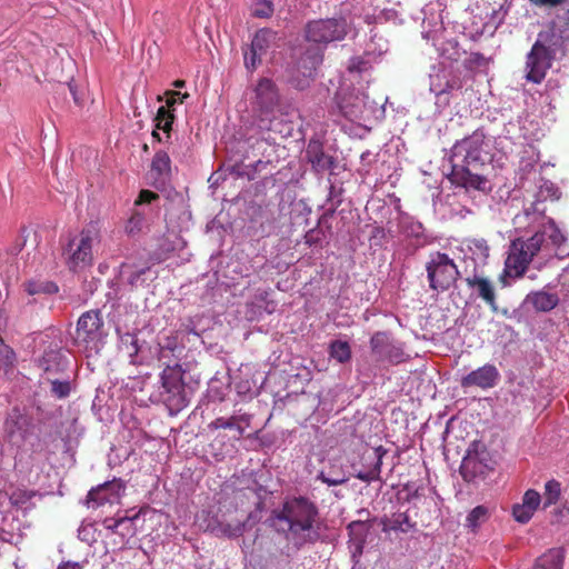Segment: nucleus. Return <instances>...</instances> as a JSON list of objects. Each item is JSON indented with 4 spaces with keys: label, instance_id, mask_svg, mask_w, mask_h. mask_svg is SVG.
Wrapping results in <instances>:
<instances>
[{
    "label": "nucleus",
    "instance_id": "obj_1",
    "mask_svg": "<svg viewBox=\"0 0 569 569\" xmlns=\"http://www.w3.org/2000/svg\"><path fill=\"white\" fill-rule=\"evenodd\" d=\"M451 171L448 178L452 184L481 192L491 191L489 172L493 160L492 142L476 130L458 140L450 150Z\"/></svg>",
    "mask_w": 569,
    "mask_h": 569
},
{
    "label": "nucleus",
    "instance_id": "obj_2",
    "mask_svg": "<svg viewBox=\"0 0 569 569\" xmlns=\"http://www.w3.org/2000/svg\"><path fill=\"white\" fill-rule=\"evenodd\" d=\"M318 517L316 502L299 496L287 498L280 508L272 510L268 521L277 532L282 533L297 548H301L317 540L315 525Z\"/></svg>",
    "mask_w": 569,
    "mask_h": 569
},
{
    "label": "nucleus",
    "instance_id": "obj_3",
    "mask_svg": "<svg viewBox=\"0 0 569 569\" xmlns=\"http://www.w3.org/2000/svg\"><path fill=\"white\" fill-rule=\"evenodd\" d=\"M545 240V233L539 231L527 240L521 238L512 240L505 261V274L521 278L532 259L541 250Z\"/></svg>",
    "mask_w": 569,
    "mask_h": 569
},
{
    "label": "nucleus",
    "instance_id": "obj_4",
    "mask_svg": "<svg viewBox=\"0 0 569 569\" xmlns=\"http://www.w3.org/2000/svg\"><path fill=\"white\" fill-rule=\"evenodd\" d=\"M552 38L546 41L537 40L526 58V80L536 84L541 83L558 52L562 53V46L551 42Z\"/></svg>",
    "mask_w": 569,
    "mask_h": 569
},
{
    "label": "nucleus",
    "instance_id": "obj_5",
    "mask_svg": "<svg viewBox=\"0 0 569 569\" xmlns=\"http://www.w3.org/2000/svg\"><path fill=\"white\" fill-rule=\"evenodd\" d=\"M98 237L99 232L96 226L89 224L77 237L69 240L67 248L63 250L69 270L76 272L92 264V246Z\"/></svg>",
    "mask_w": 569,
    "mask_h": 569
},
{
    "label": "nucleus",
    "instance_id": "obj_6",
    "mask_svg": "<svg viewBox=\"0 0 569 569\" xmlns=\"http://www.w3.org/2000/svg\"><path fill=\"white\" fill-rule=\"evenodd\" d=\"M427 279L431 290L445 292L460 278L455 261L445 252L435 251L426 263Z\"/></svg>",
    "mask_w": 569,
    "mask_h": 569
},
{
    "label": "nucleus",
    "instance_id": "obj_7",
    "mask_svg": "<svg viewBox=\"0 0 569 569\" xmlns=\"http://www.w3.org/2000/svg\"><path fill=\"white\" fill-rule=\"evenodd\" d=\"M496 461L485 445L473 443L463 457L460 473L465 481L485 478L495 469Z\"/></svg>",
    "mask_w": 569,
    "mask_h": 569
},
{
    "label": "nucleus",
    "instance_id": "obj_8",
    "mask_svg": "<svg viewBox=\"0 0 569 569\" xmlns=\"http://www.w3.org/2000/svg\"><path fill=\"white\" fill-rule=\"evenodd\" d=\"M306 40H308L310 44L297 62V72L301 74L302 78L296 76L291 80L296 88L300 90H303L309 86L317 68L322 62V53L319 43L317 41L311 42V38H306Z\"/></svg>",
    "mask_w": 569,
    "mask_h": 569
},
{
    "label": "nucleus",
    "instance_id": "obj_9",
    "mask_svg": "<svg viewBox=\"0 0 569 569\" xmlns=\"http://www.w3.org/2000/svg\"><path fill=\"white\" fill-rule=\"evenodd\" d=\"M499 378L500 373L496 366L486 363L462 377L460 383L462 388L478 387L481 389H489L497 385Z\"/></svg>",
    "mask_w": 569,
    "mask_h": 569
},
{
    "label": "nucleus",
    "instance_id": "obj_10",
    "mask_svg": "<svg viewBox=\"0 0 569 569\" xmlns=\"http://www.w3.org/2000/svg\"><path fill=\"white\" fill-rule=\"evenodd\" d=\"M386 453L387 450L382 446L365 451L361 460L366 462V466L357 472L356 477L366 482L380 480L382 458Z\"/></svg>",
    "mask_w": 569,
    "mask_h": 569
},
{
    "label": "nucleus",
    "instance_id": "obj_11",
    "mask_svg": "<svg viewBox=\"0 0 569 569\" xmlns=\"http://www.w3.org/2000/svg\"><path fill=\"white\" fill-rule=\"evenodd\" d=\"M124 486L120 480L107 481L96 488H92L87 496L88 503L92 507H100L104 503H113L120 498Z\"/></svg>",
    "mask_w": 569,
    "mask_h": 569
},
{
    "label": "nucleus",
    "instance_id": "obj_12",
    "mask_svg": "<svg viewBox=\"0 0 569 569\" xmlns=\"http://www.w3.org/2000/svg\"><path fill=\"white\" fill-rule=\"evenodd\" d=\"M372 353L379 360H388L399 362L402 360V350L395 346L390 337L386 332H377L370 340Z\"/></svg>",
    "mask_w": 569,
    "mask_h": 569
},
{
    "label": "nucleus",
    "instance_id": "obj_13",
    "mask_svg": "<svg viewBox=\"0 0 569 569\" xmlns=\"http://www.w3.org/2000/svg\"><path fill=\"white\" fill-rule=\"evenodd\" d=\"M102 326L103 320L99 310L86 311L80 316L77 322L78 339L84 342L94 340Z\"/></svg>",
    "mask_w": 569,
    "mask_h": 569
},
{
    "label": "nucleus",
    "instance_id": "obj_14",
    "mask_svg": "<svg viewBox=\"0 0 569 569\" xmlns=\"http://www.w3.org/2000/svg\"><path fill=\"white\" fill-rule=\"evenodd\" d=\"M269 49L268 38H252L250 44L242 47L244 67L249 72H253L267 54Z\"/></svg>",
    "mask_w": 569,
    "mask_h": 569
},
{
    "label": "nucleus",
    "instance_id": "obj_15",
    "mask_svg": "<svg viewBox=\"0 0 569 569\" xmlns=\"http://www.w3.org/2000/svg\"><path fill=\"white\" fill-rule=\"evenodd\" d=\"M254 91L256 103L262 112H269L278 104L279 92L272 80L262 78Z\"/></svg>",
    "mask_w": 569,
    "mask_h": 569
},
{
    "label": "nucleus",
    "instance_id": "obj_16",
    "mask_svg": "<svg viewBox=\"0 0 569 569\" xmlns=\"http://www.w3.org/2000/svg\"><path fill=\"white\" fill-rule=\"evenodd\" d=\"M306 158L317 172L331 170L335 166L333 157L325 153L323 144L319 140H309L306 149Z\"/></svg>",
    "mask_w": 569,
    "mask_h": 569
},
{
    "label": "nucleus",
    "instance_id": "obj_17",
    "mask_svg": "<svg viewBox=\"0 0 569 569\" xmlns=\"http://www.w3.org/2000/svg\"><path fill=\"white\" fill-rule=\"evenodd\" d=\"M465 280L470 289L476 290L478 298L483 300L492 310L497 309V296L491 280L478 274L467 277Z\"/></svg>",
    "mask_w": 569,
    "mask_h": 569
},
{
    "label": "nucleus",
    "instance_id": "obj_18",
    "mask_svg": "<svg viewBox=\"0 0 569 569\" xmlns=\"http://www.w3.org/2000/svg\"><path fill=\"white\" fill-rule=\"evenodd\" d=\"M347 33L346 20L326 19L309 22L306 36H342Z\"/></svg>",
    "mask_w": 569,
    "mask_h": 569
},
{
    "label": "nucleus",
    "instance_id": "obj_19",
    "mask_svg": "<svg viewBox=\"0 0 569 569\" xmlns=\"http://www.w3.org/2000/svg\"><path fill=\"white\" fill-rule=\"evenodd\" d=\"M150 174L153 178L152 186L157 189L162 188L171 174V160L166 151L159 150L154 153L150 166Z\"/></svg>",
    "mask_w": 569,
    "mask_h": 569
},
{
    "label": "nucleus",
    "instance_id": "obj_20",
    "mask_svg": "<svg viewBox=\"0 0 569 569\" xmlns=\"http://www.w3.org/2000/svg\"><path fill=\"white\" fill-rule=\"evenodd\" d=\"M139 517V512L133 516H123L120 518H106L103 520V527L114 535H119L124 538H131L136 535L134 520Z\"/></svg>",
    "mask_w": 569,
    "mask_h": 569
},
{
    "label": "nucleus",
    "instance_id": "obj_21",
    "mask_svg": "<svg viewBox=\"0 0 569 569\" xmlns=\"http://www.w3.org/2000/svg\"><path fill=\"white\" fill-rule=\"evenodd\" d=\"M526 302L530 303L536 311L548 312L555 309L559 303L557 293H550L543 290L530 292Z\"/></svg>",
    "mask_w": 569,
    "mask_h": 569
},
{
    "label": "nucleus",
    "instance_id": "obj_22",
    "mask_svg": "<svg viewBox=\"0 0 569 569\" xmlns=\"http://www.w3.org/2000/svg\"><path fill=\"white\" fill-rule=\"evenodd\" d=\"M565 551L551 548L537 558L532 569H563Z\"/></svg>",
    "mask_w": 569,
    "mask_h": 569
},
{
    "label": "nucleus",
    "instance_id": "obj_23",
    "mask_svg": "<svg viewBox=\"0 0 569 569\" xmlns=\"http://www.w3.org/2000/svg\"><path fill=\"white\" fill-rule=\"evenodd\" d=\"M381 526L382 531L386 533L390 531H401L407 533L415 528L416 523L411 521L410 517L406 512H399L392 515L391 518H382Z\"/></svg>",
    "mask_w": 569,
    "mask_h": 569
},
{
    "label": "nucleus",
    "instance_id": "obj_24",
    "mask_svg": "<svg viewBox=\"0 0 569 569\" xmlns=\"http://www.w3.org/2000/svg\"><path fill=\"white\" fill-rule=\"evenodd\" d=\"M348 532L351 541L355 543L357 551L362 552L366 543L367 536L371 529V523L368 519L351 521L348 527Z\"/></svg>",
    "mask_w": 569,
    "mask_h": 569
},
{
    "label": "nucleus",
    "instance_id": "obj_25",
    "mask_svg": "<svg viewBox=\"0 0 569 569\" xmlns=\"http://www.w3.org/2000/svg\"><path fill=\"white\" fill-rule=\"evenodd\" d=\"M433 46L440 54L451 61H458L465 51H461L457 38H433Z\"/></svg>",
    "mask_w": 569,
    "mask_h": 569
},
{
    "label": "nucleus",
    "instance_id": "obj_26",
    "mask_svg": "<svg viewBox=\"0 0 569 569\" xmlns=\"http://www.w3.org/2000/svg\"><path fill=\"white\" fill-rule=\"evenodd\" d=\"M63 367V355L59 349L46 350L39 359V368L48 373H58Z\"/></svg>",
    "mask_w": 569,
    "mask_h": 569
},
{
    "label": "nucleus",
    "instance_id": "obj_27",
    "mask_svg": "<svg viewBox=\"0 0 569 569\" xmlns=\"http://www.w3.org/2000/svg\"><path fill=\"white\" fill-rule=\"evenodd\" d=\"M402 232L407 238L413 240L412 244L416 249L425 247L428 243L425 228L419 221H406L402 224Z\"/></svg>",
    "mask_w": 569,
    "mask_h": 569
},
{
    "label": "nucleus",
    "instance_id": "obj_28",
    "mask_svg": "<svg viewBox=\"0 0 569 569\" xmlns=\"http://www.w3.org/2000/svg\"><path fill=\"white\" fill-rule=\"evenodd\" d=\"M259 128L262 130H267L270 132L278 133L280 138H287L291 136L292 126L291 123L286 122L282 117H272L269 119V123H266L263 118L259 120Z\"/></svg>",
    "mask_w": 569,
    "mask_h": 569
},
{
    "label": "nucleus",
    "instance_id": "obj_29",
    "mask_svg": "<svg viewBox=\"0 0 569 569\" xmlns=\"http://www.w3.org/2000/svg\"><path fill=\"white\" fill-rule=\"evenodd\" d=\"M362 100L358 97L343 99L339 104L341 113L349 120L359 119L362 113Z\"/></svg>",
    "mask_w": 569,
    "mask_h": 569
},
{
    "label": "nucleus",
    "instance_id": "obj_30",
    "mask_svg": "<svg viewBox=\"0 0 569 569\" xmlns=\"http://www.w3.org/2000/svg\"><path fill=\"white\" fill-rule=\"evenodd\" d=\"M24 290L30 296L46 293L53 295L59 291V287L52 281L39 282L34 280H30L23 283Z\"/></svg>",
    "mask_w": 569,
    "mask_h": 569
},
{
    "label": "nucleus",
    "instance_id": "obj_31",
    "mask_svg": "<svg viewBox=\"0 0 569 569\" xmlns=\"http://www.w3.org/2000/svg\"><path fill=\"white\" fill-rule=\"evenodd\" d=\"M174 120V114L167 109V107L161 106L156 114L154 121H156V129H160L167 133L170 132L172 123Z\"/></svg>",
    "mask_w": 569,
    "mask_h": 569
},
{
    "label": "nucleus",
    "instance_id": "obj_32",
    "mask_svg": "<svg viewBox=\"0 0 569 569\" xmlns=\"http://www.w3.org/2000/svg\"><path fill=\"white\" fill-rule=\"evenodd\" d=\"M330 356L340 363L347 362L351 358L350 346L347 341L336 340L330 345Z\"/></svg>",
    "mask_w": 569,
    "mask_h": 569
},
{
    "label": "nucleus",
    "instance_id": "obj_33",
    "mask_svg": "<svg viewBox=\"0 0 569 569\" xmlns=\"http://www.w3.org/2000/svg\"><path fill=\"white\" fill-rule=\"evenodd\" d=\"M370 56L369 51H366L363 56L352 57L347 66V70L350 73H362L371 68V61L368 59Z\"/></svg>",
    "mask_w": 569,
    "mask_h": 569
},
{
    "label": "nucleus",
    "instance_id": "obj_34",
    "mask_svg": "<svg viewBox=\"0 0 569 569\" xmlns=\"http://www.w3.org/2000/svg\"><path fill=\"white\" fill-rule=\"evenodd\" d=\"M161 383L162 387L166 389L169 393H176L179 392L181 389V381L180 378L170 370H164L161 375Z\"/></svg>",
    "mask_w": 569,
    "mask_h": 569
},
{
    "label": "nucleus",
    "instance_id": "obj_35",
    "mask_svg": "<svg viewBox=\"0 0 569 569\" xmlns=\"http://www.w3.org/2000/svg\"><path fill=\"white\" fill-rule=\"evenodd\" d=\"M273 13L271 0H257L251 6V14L256 18H269Z\"/></svg>",
    "mask_w": 569,
    "mask_h": 569
},
{
    "label": "nucleus",
    "instance_id": "obj_36",
    "mask_svg": "<svg viewBox=\"0 0 569 569\" xmlns=\"http://www.w3.org/2000/svg\"><path fill=\"white\" fill-rule=\"evenodd\" d=\"M489 63L490 58H486L483 54L479 52L470 53V56L463 62L465 68L471 71L480 68H487Z\"/></svg>",
    "mask_w": 569,
    "mask_h": 569
},
{
    "label": "nucleus",
    "instance_id": "obj_37",
    "mask_svg": "<svg viewBox=\"0 0 569 569\" xmlns=\"http://www.w3.org/2000/svg\"><path fill=\"white\" fill-rule=\"evenodd\" d=\"M487 508L483 506H477L467 516V526L473 530L479 527L487 518Z\"/></svg>",
    "mask_w": 569,
    "mask_h": 569
},
{
    "label": "nucleus",
    "instance_id": "obj_38",
    "mask_svg": "<svg viewBox=\"0 0 569 569\" xmlns=\"http://www.w3.org/2000/svg\"><path fill=\"white\" fill-rule=\"evenodd\" d=\"M50 383H51V393L59 398V399H63V398H67L69 395H70V391H71V385H70V381L69 380H58V379H49Z\"/></svg>",
    "mask_w": 569,
    "mask_h": 569
},
{
    "label": "nucleus",
    "instance_id": "obj_39",
    "mask_svg": "<svg viewBox=\"0 0 569 569\" xmlns=\"http://www.w3.org/2000/svg\"><path fill=\"white\" fill-rule=\"evenodd\" d=\"M545 488H546L545 507L555 505L559 500V497H560V491H561L560 483L556 480H551L546 483Z\"/></svg>",
    "mask_w": 569,
    "mask_h": 569
},
{
    "label": "nucleus",
    "instance_id": "obj_40",
    "mask_svg": "<svg viewBox=\"0 0 569 569\" xmlns=\"http://www.w3.org/2000/svg\"><path fill=\"white\" fill-rule=\"evenodd\" d=\"M533 513L535 511L522 502L515 505L512 508V516L520 523H527Z\"/></svg>",
    "mask_w": 569,
    "mask_h": 569
},
{
    "label": "nucleus",
    "instance_id": "obj_41",
    "mask_svg": "<svg viewBox=\"0 0 569 569\" xmlns=\"http://www.w3.org/2000/svg\"><path fill=\"white\" fill-rule=\"evenodd\" d=\"M220 528L222 533L230 538L240 537L243 533L244 530V521L243 520H237L233 523H220Z\"/></svg>",
    "mask_w": 569,
    "mask_h": 569
},
{
    "label": "nucleus",
    "instance_id": "obj_42",
    "mask_svg": "<svg viewBox=\"0 0 569 569\" xmlns=\"http://www.w3.org/2000/svg\"><path fill=\"white\" fill-rule=\"evenodd\" d=\"M144 222V214L139 211H134L128 220L126 231L129 234L139 232L142 229Z\"/></svg>",
    "mask_w": 569,
    "mask_h": 569
},
{
    "label": "nucleus",
    "instance_id": "obj_43",
    "mask_svg": "<svg viewBox=\"0 0 569 569\" xmlns=\"http://www.w3.org/2000/svg\"><path fill=\"white\" fill-rule=\"evenodd\" d=\"M243 417H230V418H223V417H219L217 419H214L213 421H211L209 423V429L211 430H217V429H232L236 427V421H240L242 420Z\"/></svg>",
    "mask_w": 569,
    "mask_h": 569
},
{
    "label": "nucleus",
    "instance_id": "obj_44",
    "mask_svg": "<svg viewBox=\"0 0 569 569\" xmlns=\"http://www.w3.org/2000/svg\"><path fill=\"white\" fill-rule=\"evenodd\" d=\"M14 360V352L13 350L3 343L2 339L0 338V368L7 369L12 366Z\"/></svg>",
    "mask_w": 569,
    "mask_h": 569
},
{
    "label": "nucleus",
    "instance_id": "obj_45",
    "mask_svg": "<svg viewBox=\"0 0 569 569\" xmlns=\"http://www.w3.org/2000/svg\"><path fill=\"white\" fill-rule=\"evenodd\" d=\"M469 248L483 258H488L490 248L483 238H473L469 240Z\"/></svg>",
    "mask_w": 569,
    "mask_h": 569
},
{
    "label": "nucleus",
    "instance_id": "obj_46",
    "mask_svg": "<svg viewBox=\"0 0 569 569\" xmlns=\"http://www.w3.org/2000/svg\"><path fill=\"white\" fill-rule=\"evenodd\" d=\"M541 498L538 491L529 489L522 497V503L536 511L540 505Z\"/></svg>",
    "mask_w": 569,
    "mask_h": 569
},
{
    "label": "nucleus",
    "instance_id": "obj_47",
    "mask_svg": "<svg viewBox=\"0 0 569 569\" xmlns=\"http://www.w3.org/2000/svg\"><path fill=\"white\" fill-rule=\"evenodd\" d=\"M167 96V109L173 108L176 103H183L184 99L189 97V93H181L179 91L168 90L164 93Z\"/></svg>",
    "mask_w": 569,
    "mask_h": 569
},
{
    "label": "nucleus",
    "instance_id": "obj_48",
    "mask_svg": "<svg viewBox=\"0 0 569 569\" xmlns=\"http://www.w3.org/2000/svg\"><path fill=\"white\" fill-rule=\"evenodd\" d=\"M159 199V194L151 191V190H148V189H142L140 192H139V196L138 198L136 199L134 201V206H140V204H144V203H151L152 201L154 200H158Z\"/></svg>",
    "mask_w": 569,
    "mask_h": 569
},
{
    "label": "nucleus",
    "instance_id": "obj_49",
    "mask_svg": "<svg viewBox=\"0 0 569 569\" xmlns=\"http://www.w3.org/2000/svg\"><path fill=\"white\" fill-rule=\"evenodd\" d=\"M462 88V81L460 78H457V77H453L452 79L448 80L445 84V88H442L441 90H439L437 92V96H440V94H443V93H448L452 90H459Z\"/></svg>",
    "mask_w": 569,
    "mask_h": 569
},
{
    "label": "nucleus",
    "instance_id": "obj_50",
    "mask_svg": "<svg viewBox=\"0 0 569 569\" xmlns=\"http://www.w3.org/2000/svg\"><path fill=\"white\" fill-rule=\"evenodd\" d=\"M121 341L123 343L130 342V345H131L130 357L134 358L139 352L138 339L136 338V336L130 332H127L121 336Z\"/></svg>",
    "mask_w": 569,
    "mask_h": 569
},
{
    "label": "nucleus",
    "instance_id": "obj_51",
    "mask_svg": "<svg viewBox=\"0 0 569 569\" xmlns=\"http://www.w3.org/2000/svg\"><path fill=\"white\" fill-rule=\"evenodd\" d=\"M322 231L317 229L309 230L305 236V242L308 246H317L321 242Z\"/></svg>",
    "mask_w": 569,
    "mask_h": 569
},
{
    "label": "nucleus",
    "instance_id": "obj_52",
    "mask_svg": "<svg viewBox=\"0 0 569 569\" xmlns=\"http://www.w3.org/2000/svg\"><path fill=\"white\" fill-rule=\"evenodd\" d=\"M537 7L553 8L565 4L568 0H529Z\"/></svg>",
    "mask_w": 569,
    "mask_h": 569
},
{
    "label": "nucleus",
    "instance_id": "obj_53",
    "mask_svg": "<svg viewBox=\"0 0 569 569\" xmlns=\"http://www.w3.org/2000/svg\"><path fill=\"white\" fill-rule=\"evenodd\" d=\"M323 483H327L328 486H338L343 483L345 479H331L328 478L323 472H321L318 477Z\"/></svg>",
    "mask_w": 569,
    "mask_h": 569
},
{
    "label": "nucleus",
    "instance_id": "obj_54",
    "mask_svg": "<svg viewBox=\"0 0 569 569\" xmlns=\"http://www.w3.org/2000/svg\"><path fill=\"white\" fill-rule=\"evenodd\" d=\"M57 569H83V567L77 561H62Z\"/></svg>",
    "mask_w": 569,
    "mask_h": 569
},
{
    "label": "nucleus",
    "instance_id": "obj_55",
    "mask_svg": "<svg viewBox=\"0 0 569 569\" xmlns=\"http://www.w3.org/2000/svg\"><path fill=\"white\" fill-rule=\"evenodd\" d=\"M28 230L26 227H22L21 228V234H20V238H21V241L19 242L18 247H17V250L18 251H21L22 248L24 247L26 244V241H27V237H28Z\"/></svg>",
    "mask_w": 569,
    "mask_h": 569
},
{
    "label": "nucleus",
    "instance_id": "obj_56",
    "mask_svg": "<svg viewBox=\"0 0 569 569\" xmlns=\"http://www.w3.org/2000/svg\"><path fill=\"white\" fill-rule=\"evenodd\" d=\"M550 238L555 244H560L563 241V236L557 229L553 230V234Z\"/></svg>",
    "mask_w": 569,
    "mask_h": 569
},
{
    "label": "nucleus",
    "instance_id": "obj_57",
    "mask_svg": "<svg viewBox=\"0 0 569 569\" xmlns=\"http://www.w3.org/2000/svg\"><path fill=\"white\" fill-rule=\"evenodd\" d=\"M184 84H186V81H184V80H176V81L173 82V86H174L176 88H182V87H184Z\"/></svg>",
    "mask_w": 569,
    "mask_h": 569
},
{
    "label": "nucleus",
    "instance_id": "obj_58",
    "mask_svg": "<svg viewBox=\"0 0 569 569\" xmlns=\"http://www.w3.org/2000/svg\"><path fill=\"white\" fill-rule=\"evenodd\" d=\"M234 429H237L239 436H242L243 432H244V429L238 423V421H236V427Z\"/></svg>",
    "mask_w": 569,
    "mask_h": 569
},
{
    "label": "nucleus",
    "instance_id": "obj_59",
    "mask_svg": "<svg viewBox=\"0 0 569 569\" xmlns=\"http://www.w3.org/2000/svg\"><path fill=\"white\" fill-rule=\"evenodd\" d=\"M239 393H246L248 389H246V386H242L241 383L237 386Z\"/></svg>",
    "mask_w": 569,
    "mask_h": 569
},
{
    "label": "nucleus",
    "instance_id": "obj_60",
    "mask_svg": "<svg viewBox=\"0 0 569 569\" xmlns=\"http://www.w3.org/2000/svg\"><path fill=\"white\" fill-rule=\"evenodd\" d=\"M213 456L216 457L217 460H222L224 457L223 452H214Z\"/></svg>",
    "mask_w": 569,
    "mask_h": 569
},
{
    "label": "nucleus",
    "instance_id": "obj_61",
    "mask_svg": "<svg viewBox=\"0 0 569 569\" xmlns=\"http://www.w3.org/2000/svg\"><path fill=\"white\" fill-rule=\"evenodd\" d=\"M152 137H153L154 139H157L158 141H161L160 134L158 133V131H157V130H153V131H152Z\"/></svg>",
    "mask_w": 569,
    "mask_h": 569
},
{
    "label": "nucleus",
    "instance_id": "obj_62",
    "mask_svg": "<svg viewBox=\"0 0 569 569\" xmlns=\"http://www.w3.org/2000/svg\"><path fill=\"white\" fill-rule=\"evenodd\" d=\"M359 513H367V515H369V512L367 510H365V509L360 510Z\"/></svg>",
    "mask_w": 569,
    "mask_h": 569
},
{
    "label": "nucleus",
    "instance_id": "obj_63",
    "mask_svg": "<svg viewBox=\"0 0 569 569\" xmlns=\"http://www.w3.org/2000/svg\"><path fill=\"white\" fill-rule=\"evenodd\" d=\"M529 278L533 280V279H536V276L531 274V276H529Z\"/></svg>",
    "mask_w": 569,
    "mask_h": 569
},
{
    "label": "nucleus",
    "instance_id": "obj_64",
    "mask_svg": "<svg viewBox=\"0 0 569 569\" xmlns=\"http://www.w3.org/2000/svg\"><path fill=\"white\" fill-rule=\"evenodd\" d=\"M269 139H271V140H273V141L276 140V138H274V137H269V138H267V140H269Z\"/></svg>",
    "mask_w": 569,
    "mask_h": 569
}]
</instances>
